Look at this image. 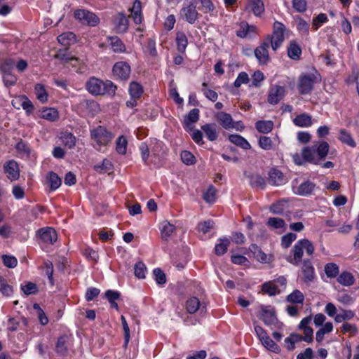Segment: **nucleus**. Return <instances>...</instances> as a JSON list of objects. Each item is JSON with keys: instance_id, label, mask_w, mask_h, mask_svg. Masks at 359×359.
<instances>
[{"instance_id": "f257e3e1", "label": "nucleus", "mask_w": 359, "mask_h": 359, "mask_svg": "<svg viewBox=\"0 0 359 359\" xmlns=\"http://www.w3.org/2000/svg\"><path fill=\"white\" fill-rule=\"evenodd\" d=\"M329 144L321 142L318 146L305 147L302 151V156L305 162L320 165L325 159L329 151Z\"/></svg>"}, {"instance_id": "f03ea898", "label": "nucleus", "mask_w": 359, "mask_h": 359, "mask_svg": "<svg viewBox=\"0 0 359 359\" xmlns=\"http://www.w3.org/2000/svg\"><path fill=\"white\" fill-rule=\"evenodd\" d=\"M304 250L309 255H311L314 252L313 244L307 239L299 240L294 244L291 250L292 255L287 256V261L294 266H298L302 259Z\"/></svg>"}, {"instance_id": "7ed1b4c3", "label": "nucleus", "mask_w": 359, "mask_h": 359, "mask_svg": "<svg viewBox=\"0 0 359 359\" xmlns=\"http://www.w3.org/2000/svg\"><path fill=\"white\" fill-rule=\"evenodd\" d=\"M86 88L88 92L93 95H104L109 94L114 95L115 94L116 87L110 81H102L96 79L91 78L86 83Z\"/></svg>"}, {"instance_id": "20e7f679", "label": "nucleus", "mask_w": 359, "mask_h": 359, "mask_svg": "<svg viewBox=\"0 0 359 359\" xmlns=\"http://www.w3.org/2000/svg\"><path fill=\"white\" fill-rule=\"evenodd\" d=\"M285 30V27L283 24L278 21L274 22L272 35L268 36L265 40L266 41H269V44H271L273 50H276L284 41Z\"/></svg>"}, {"instance_id": "39448f33", "label": "nucleus", "mask_w": 359, "mask_h": 359, "mask_svg": "<svg viewBox=\"0 0 359 359\" xmlns=\"http://www.w3.org/2000/svg\"><path fill=\"white\" fill-rule=\"evenodd\" d=\"M316 76L313 74L302 75L298 81L297 88L300 94L309 93L313 88Z\"/></svg>"}, {"instance_id": "423d86ee", "label": "nucleus", "mask_w": 359, "mask_h": 359, "mask_svg": "<svg viewBox=\"0 0 359 359\" xmlns=\"http://www.w3.org/2000/svg\"><path fill=\"white\" fill-rule=\"evenodd\" d=\"M91 137L99 145H106L112 139L111 134L102 126L91 130Z\"/></svg>"}, {"instance_id": "0eeeda50", "label": "nucleus", "mask_w": 359, "mask_h": 359, "mask_svg": "<svg viewBox=\"0 0 359 359\" xmlns=\"http://www.w3.org/2000/svg\"><path fill=\"white\" fill-rule=\"evenodd\" d=\"M259 318L267 326L276 325L278 323V318L276 315L275 309L271 306H262L261 313Z\"/></svg>"}, {"instance_id": "6e6552de", "label": "nucleus", "mask_w": 359, "mask_h": 359, "mask_svg": "<svg viewBox=\"0 0 359 359\" xmlns=\"http://www.w3.org/2000/svg\"><path fill=\"white\" fill-rule=\"evenodd\" d=\"M75 18L82 23L90 26H95L100 21L99 18L95 14L86 10L76 11Z\"/></svg>"}, {"instance_id": "1a4fd4ad", "label": "nucleus", "mask_w": 359, "mask_h": 359, "mask_svg": "<svg viewBox=\"0 0 359 359\" xmlns=\"http://www.w3.org/2000/svg\"><path fill=\"white\" fill-rule=\"evenodd\" d=\"M182 18L190 24H194L198 18V13L194 3H190L187 6L183 7L180 11Z\"/></svg>"}, {"instance_id": "9d476101", "label": "nucleus", "mask_w": 359, "mask_h": 359, "mask_svg": "<svg viewBox=\"0 0 359 359\" xmlns=\"http://www.w3.org/2000/svg\"><path fill=\"white\" fill-rule=\"evenodd\" d=\"M37 234L39 238L46 243L53 244L57 241V234L56 231L51 226H45L38 230Z\"/></svg>"}, {"instance_id": "9b49d317", "label": "nucleus", "mask_w": 359, "mask_h": 359, "mask_svg": "<svg viewBox=\"0 0 359 359\" xmlns=\"http://www.w3.org/2000/svg\"><path fill=\"white\" fill-rule=\"evenodd\" d=\"M285 94L284 87L278 85L273 86L269 91L268 102L271 104H276L284 97Z\"/></svg>"}, {"instance_id": "f8f14e48", "label": "nucleus", "mask_w": 359, "mask_h": 359, "mask_svg": "<svg viewBox=\"0 0 359 359\" xmlns=\"http://www.w3.org/2000/svg\"><path fill=\"white\" fill-rule=\"evenodd\" d=\"M113 72L116 76L126 81L129 78L130 67L126 62H118L114 65Z\"/></svg>"}, {"instance_id": "ddd939ff", "label": "nucleus", "mask_w": 359, "mask_h": 359, "mask_svg": "<svg viewBox=\"0 0 359 359\" xmlns=\"http://www.w3.org/2000/svg\"><path fill=\"white\" fill-rule=\"evenodd\" d=\"M269 41H264L255 50V55L261 65H265L269 60Z\"/></svg>"}, {"instance_id": "4468645a", "label": "nucleus", "mask_w": 359, "mask_h": 359, "mask_svg": "<svg viewBox=\"0 0 359 359\" xmlns=\"http://www.w3.org/2000/svg\"><path fill=\"white\" fill-rule=\"evenodd\" d=\"M301 271L304 282H311L315 278V269L310 259H304L303 261Z\"/></svg>"}, {"instance_id": "2eb2a0df", "label": "nucleus", "mask_w": 359, "mask_h": 359, "mask_svg": "<svg viewBox=\"0 0 359 359\" xmlns=\"http://www.w3.org/2000/svg\"><path fill=\"white\" fill-rule=\"evenodd\" d=\"M114 25L117 33H124L128 30V20L123 13H118L114 18Z\"/></svg>"}, {"instance_id": "dca6fc26", "label": "nucleus", "mask_w": 359, "mask_h": 359, "mask_svg": "<svg viewBox=\"0 0 359 359\" xmlns=\"http://www.w3.org/2000/svg\"><path fill=\"white\" fill-rule=\"evenodd\" d=\"M215 118L220 125L225 129L236 128L234 126L231 116L229 114L221 111L215 114Z\"/></svg>"}, {"instance_id": "f3484780", "label": "nucleus", "mask_w": 359, "mask_h": 359, "mask_svg": "<svg viewBox=\"0 0 359 359\" xmlns=\"http://www.w3.org/2000/svg\"><path fill=\"white\" fill-rule=\"evenodd\" d=\"M69 337L67 335L60 336L55 344V351L60 356H66L68 353L67 344Z\"/></svg>"}, {"instance_id": "a211bd4d", "label": "nucleus", "mask_w": 359, "mask_h": 359, "mask_svg": "<svg viewBox=\"0 0 359 359\" xmlns=\"http://www.w3.org/2000/svg\"><path fill=\"white\" fill-rule=\"evenodd\" d=\"M4 170L8 175V178L11 180H17L20 176L18 165L13 160L8 162L6 165L4 166Z\"/></svg>"}, {"instance_id": "6ab92c4d", "label": "nucleus", "mask_w": 359, "mask_h": 359, "mask_svg": "<svg viewBox=\"0 0 359 359\" xmlns=\"http://www.w3.org/2000/svg\"><path fill=\"white\" fill-rule=\"evenodd\" d=\"M202 130L210 141H215L217 139L219 133L217 126L215 123H207L201 126Z\"/></svg>"}, {"instance_id": "aec40b11", "label": "nucleus", "mask_w": 359, "mask_h": 359, "mask_svg": "<svg viewBox=\"0 0 359 359\" xmlns=\"http://www.w3.org/2000/svg\"><path fill=\"white\" fill-rule=\"evenodd\" d=\"M315 188V184L309 181L302 183L297 188L294 193L300 196H307L311 194Z\"/></svg>"}, {"instance_id": "412c9836", "label": "nucleus", "mask_w": 359, "mask_h": 359, "mask_svg": "<svg viewBox=\"0 0 359 359\" xmlns=\"http://www.w3.org/2000/svg\"><path fill=\"white\" fill-rule=\"evenodd\" d=\"M269 183L272 185L280 186L284 183L283 173L277 170L273 169L269 172Z\"/></svg>"}, {"instance_id": "4be33fe9", "label": "nucleus", "mask_w": 359, "mask_h": 359, "mask_svg": "<svg viewBox=\"0 0 359 359\" xmlns=\"http://www.w3.org/2000/svg\"><path fill=\"white\" fill-rule=\"evenodd\" d=\"M54 57L62 61L65 64L69 63L72 61H79V58L70 55L67 52V50L66 48L59 50L57 53L55 55Z\"/></svg>"}, {"instance_id": "5701e85b", "label": "nucleus", "mask_w": 359, "mask_h": 359, "mask_svg": "<svg viewBox=\"0 0 359 359\" xmlns=\"http://www.w3.org/2000/svg\"><path fill=\"white\" fill-rule=\"evenodd\" d=\"M293 122L297 126L308 127L312 124V118L310 115L304 113L297 116Z\"/></svg>"}, {"instance_id": "b1692460", "label": "nucleus", "mask_w": 359, "mask_h": 359, "mask_svg": "<svg viewBox=\"0 0 359 359\" xmlns=\"http://www.w3.org/2000/svg\"><path fill=\"white\" fill-rule=\"evenodd\" d=\"M249 249L257 261L263 263L268 262L266 254H265L257 245L252 244Z\"/></svg>"}, {"instance_id": "393cba45", "label": "nucleus", "mask_w": 359, "mask_h": 359, "mask_svg": "<svg viewBox=\"0 0 359 359\" xmlns=\"http://www.w3.org/2000/svg\"><path fill=\"white\" fill-rule=\"evenodd\" d=\"M301 53L302 49L300 46L295 41H291L287 48V55L289 57L294 60H299Z\"/></svg>"}, {"instance_id": "a878e982", "label": "nucleus", "mask_w": 359, "mask_h": 359, "mask_svg": "<svg viewBox=\"0 0 359 359\" xmlns=\"http://www.w3.org/2000/svg\"><path fill=\"white\" fill-rule=\"evenodd\" d=\"M201 302L197 297H193L186 302L187 311L190 314L195 313L200 308Z\"/></svg>"}, {"instance_id": "bb28decb", "label": "nucleus", "mask_w": 359, "mask_h": 359, "mask_svg": "<svg viewBox=\"0 0 359 359\" xmlns=\"http://www.w3.org/2000/svg\"><path fill=\"white\" fill-rule=\"evenodd\" d=\"M229 140L233 144L241 147V148L244 149H250V144L248 143V142L238 135H231L229 137Z\"/></svg>"}, {"instance_id": "cd10ccee", "label": "nucleus", "mask_w": 359, "mask_h": 359, "mask_svg": "<svg viewBox=\"0 0 359 359\" xmlns=\"http://www.w3.org/2000/svg\"><path fill=\"white\" fill-rule=\"evenodd\" d=\"M47 182L51 190L57 189L62 183L61 178L54 172H49L47 175Z\"/></svg>"}, {"instance_id": "c85d7f7f", "label": "nucleus", "mask_w": 359, "mask_h": 359, "mask_svg": "<svg viewBox=\"0 0 359 359\" xmlns=\"http://www.w3.org/2000/svg\"><path fill=\"white\" fill-rule=\"evenodd\" d=\"M255 127L259 133H268L272 130L273 123L271 121H258L255 123Z\"/></svg>"}, {"instance_id": "c756f323", "label": "nucleus", "mask_w": 359, "mask_h": 359, "mask_svg": "<svg viewBox=\"0 0 359 359\" xmlns=\"http://www.w3.org/2000/svg\"><path fill=\"white\" fill-rule=\"evenodd\" d=\"M337 281L344 286H351L354 283L355 279L351 273L344 271L338 276Z\"/></svg>"}, {"instance_id": "7c9ffc66", "label": "nucleus", "mask_w": 359, "mask_h": 359, "mask_svg": "<svg viewBox=\"0 0 359 359\" xmlns=\"http://www.w3.org/2000/svg\"><path fill=\"white\" fill-rule=\"evenodd\" d=\"M57 41L65 46H69L76 41V35L73 32H65L57 36Z\"/></svg>"}, {"instance_id": "2f4dec72", "label": "nucleus", "mask_w": 359, "mask_h": 359, "mask_svg": "<svg viewBox=\"0 0 359 359\" xmlns=\"http://www.w3.org/2000/svg\"><path fill=\"white\" fill-rule=\"evenodd\" d=\"M176 41L177 44V50L180 53H184L186 50L188 41L187 36L184 32H179L177 33Z\"/></svg>"}, {"instance_id": "473e14b6", "label": "nucleus", "mask_w": 359, "mask_h": 359, "mask_svg": "<svg viewBox=\"0 0 359 359\" xmlns=\"http://www.w3.org/2000/svg\"><path fill=\"white\" fill-rule=\"evenodd\" d=\"M339 139L341 142L348 144L351 147H355L356 146L355 142L351 134L344 129L340 130Z\"/></svg>"}, {"instance_id": "72a5a7b5", "label": "nucleus", "mask_w": 359, "mask_h": 359, "mask_svg": "<svg viewBox=\"0 0 359 359\" xmlns=\"http://www.w3.org/2000/svg\"><path fill=\"white\" fill-rule=\"evenodd\" d=\"M113 165L111 162L104 158L102 163H98L94 165V169L96 172L99 173H105L112 170Z\"/></svg>"}, {"instance_id": "f704fd0d", "label": "nucleus", "mask_w": 359, "mask_h": 359, "mask_svg": "<svg viewBox=\"0 0 359 359\" xmlns=\"http://www.w3.org/2000/svg\"><path fill=\"white\" fill-rule=\"evenodd\" d=\"M355 316L354 311L351 310L342 309L341 312L337 314L334 317V320L337 323H341L344 320L352 319Z\"/></svg>"}, {"instance_id": "c9c22d12", "label": "nucleus", "mask_w": 359, "mask_h": 359, "mask_svg": "<svg viewBox=\"0 0 359 359\" xmlns=\"http://www.w3.org/2000/svg\"><path fill=\"white\" fill-rule=\"evenodd\" d=\"M110 45L114 52L121 53L125 51V46L121 40L117 36H111L109 38Z\"/></svg>"}, {"instance_id": "e433bc0d", "label": "nucleus", "mask_w": 359, "mask_h": 359, "mask_svg": "<svg viewBox=\"0 0 359 359\" xmlns=\"http://www.w3.org/2000/svg\"><path fill=\"white\" fill-rule=\"evenodd\" d=\"M199 119V109H191L187 117L186 118L184 123L187 127H189L191 129L192 128V123L197 122Z\"/></svg>"}, {"instance_id": "4c0bfd02", "label": "nucleus", "mask_w": 359, "mask_h": 359, "mask_svg": "<svg viewBox=\"0 0 359 359\" xmlns=\"http://www.w3.org/2000/svg\"><path fill=\"white\" fill-rule=\"evenodd\" d=\"M304 299L303 293L299 290H294L287 297V300L293 304H302Z\"/></svg>"}, {"instance_id": "58836bf2", "label": "nucleus", "mask_w": 359, "mask_h": 359, "mask_svg": "<svg viewBox=\"0 0 359 359\" xmlns=\"http://www.w3.org/2000/svg\"><path fill=\"white\" fill-rule=\"evenodd\" d=\"M230 241L227 238L220 239L219 243L215 247V252L217 255L221 256L226 252Z\"/></svg>"}, {"instance_id": "ea45409f", "label": "nucleus", "mask_w": 359, "mask_h": 359, "mask_svg": "<svg viewBox=\"0 0 359 359\" xmlns=\"http://www.w3.org/2000/svg\"><path fill=\"white\" fill-rule=\"evenodd\" d=\"M129 93L133 99H138L143 93L142 88L138 83L132 82L130 84Z\"/></svg>"}, {"instance_id": "a19ab883", "label": "nucleus", "mask_w": 359, "mask_h": 359, "mask_svg": "<svg viewBox=\"0 0 359 359\" xmlns=\"http://www.w3.org/2000/svg\"><path fill=\"white\" fill-rule=\"evenodd\" d=\"M303 336L297 334H292L288 337H287L285 339V342L287 344V349L290 351H292L294 349V344L296 343H298L301 341H303Z\"/></svg>"}, {"instance_id": "79ce46f5", "label": "nucleus", "mask_w": 359, "mask_h": 359, "mask_svg": "<svg viewBox=\"0 0 359 359\" xmlns=\"http://www.w3.org/2000/svg\"><path fill=\"white\" fill-rule=\"evenodd\" d=\"M339 272V266L334 263H329L325 266V273L328 278H335Z\"/></svg>"}, {"instance_id": "37998d69", "label": "nucleus", "mask_w": 359, "mask_h": 359, "mask_svg": "<svg viewBox=\"0 0 359 359\" xmlns=\"http://www.w3.org/2000/svg\"><path fill=\"white\" fill-rule=\"evenodd\" d=\"M262 345L268 350L274 353H278L280 351L279 346L270 338L268 335L262 341H261Z\"/></svg>"}, {"instance_id": "c03bdc74", "label": "nucleus", "mask_w": 359, "mask_h": 359, "mask_svg": "<svg viewBox=\"0 0 359 359\" xmlns=\"http://www.w3.org/2000/svg\"><path fill=\"white\" fill-rule=\"evenodd\" d=\"M35 93L37 99L42 103L47 101L48 93L41 84L38 83L35 86Z\"/></svg>"}, {"instance_id": "a18cd8bd", "label": "nucleus", "mask_w": 359, "mask_h": 359, "mask_svg": "<svg viewBox=\"0 0 359 359\" xmlns=\"http://www.w3.org/2000/svg\"><path fill=\"white\" fill-rule=\"evenodd\" d=\"M162 239L167 241L171 238L176 231L175 226H163L160 229Z\"/></svg>"}, {"instance_id": "49530a36", "label": "nucleus", "mask_w": 359, "mask_h": 359, "mask_svg": "<svg viewBox=\"0 0 359 359\" xmlns=\"http://www.w3.org/2000/svg\"><path fill=\"white\" fill-rule=\"evenodd\" d=\"M217 190L213 185H210L207 191L203 194V199L209 203L215 202Z\"/></svg>"}, {"instance_id": "de8ad7c7", "label": "nucleus", "mask_w": 359, "mask_h": 359, "mask_svg": "<svg viewBox=\"0 0 359 359\" xmlns=\"http://www.w3.org/2000/svg\"><path fill=\"white\" fill-rule=\"evenodd\" d=\"M41 117L44 119L54 121L58 117L57 111L53 108L46 109L41 112Z\"/></svg>"}, {"instance_id": "09e8293b", "label": "nucleus", "mask_w": 359, "mask_h": 359, "mask_svg": "<svg viewBox=\"0 0 359 359\" xmlns=\"http://www.w3.org/2000/svg\"><path fill=\"white\" fill-rule=\"evenodd\" d=\"M21 290L26 295L34 294L38 292L36 284L32 282H27L25 285H21Z\"/></svg>"}, {"instance_id": "8fccbe9b", "label": "nucleus", "mask_w": 359, "mask_h": 359, "mask_svg": "<svg viewBox=\"0 0 359 359\" xmlns=\"http://www.w3.org/2000/svg\"><path fill=\"white\" fill-rule=\"evenodd\" d=\"M135 275L138 278H144L147 267L142 262H139L134 266Z\"/></svg>"}, {"instance_id": "3c124183", "label": "nucleus", "mask_w": 359, "mask_h": 359, "mask_svg": "<svg viewBox=\"0 0 359 359\" xmlns=\"http://www.w3.org/2000/svg\"><path fill=\"white\" fill-rule=\"evenodd\" d=\"M0 292L5 296H11L13 294L12 287L1 276H0Z\"/></svg>"}, {"instance_id": "603ef678", "label": "nucleus", "mask_w": 359, "mask_h": 359, "mask_svg": "<svg viewBox=\"0 0 359 359\" xmlns=\"http://www.w3.org/2000/svg\"><path fill=\"white\" fill-rule=\"evenodd\" d=\"M128 142L123 136H121L116 141V151L120 154H125L127 150Z\"/></svg>"}, {"instance_id": "864d4df0", "label": "nucleus", "mask_w": 359, "mask_h": 359, "mask_svg": "<svg viewBox=\"0 0 359 359\" xmlns=\"http://www.w3.org/2000/svg\"><path fill=\"white\" fill-rule=\"evenodd\" d=\"M248 7L250 8L253 13L257 16L260 15L264 11V6L262 1H252L249 4Z\"/></svg>"}, {"instance_id": "5fc2aeb1", "label": "nucleus", "mask_w": 359, "mask_h": 359, "mask_svg": "<svg viewBox=\"0 0 359 359\" xmlns=\"http://www.w3.org/2000/svg\"><path fill=\"white\" fill-rule=\"evenodd\" d=\"M297 238V236L294 233H288L281 238V245L284 248H287Z\"/></svg>"}, {"instance_id": "6e6d98bb", "label": "nucleus", "mask_w": 359, "mask_h": 359, "mask_svg": "<svg viewBox=\"0 0 359 359\" xmlns=\"http://www.w3.org/2000/svg\"><path fill=\"white\" fill-rule=\"evenodd\" d=\"M61 139L63 144H65V146L68 147L69 148L71 149L75 146L76 138L72 133H64L63 135L61 137Z\"/></svg>"}, {"instance_id": "4d7b16f0", "label": "nucleus", "mask_w": 359, "mask_h": 359, "mask_svg": "<svg viewBox=\"0 0 359 359\" xmlns=\"http://www.w3.org/2000/svg\"><path fill=\"white\" fill-rule=\"evenodd\" d=\"M287 201L281 200L277 202L276 203H273L270 207V210L275 214H281L285 209Z\"/></svg>"}, {"instance_id": "13d9d810", "label": "nucleus", "mask_w": 359, "mask_h": 359, "mask_svg": "<svg viewBox=\"0 0 359 359\" xmlns=\"http://www.w3.org/2000/svg\"><path fill=\"white\" fill-rule=\"evenodd\" d=\"M262 290L270 296H273L278 292L277 286L270 282L264 283L262 285Z\"/></svg>"}, {"instance_id": "bf43d9fd", "label": "nucleus", "mask_w": 359, "mask_h": 359, "mask_svg": "<svg viewBox=\"0 0 359 359\" xmlns=\"http://www.w3.org/2000/svg\"><path fill=\"white\" fill-rule=\"evenodd\" d=\"M4 264L8 268H15L18 264L16 257L12 255H4L2 256Z\"/></svg>"}, {"instance_id": "052dcab7", "label": "nucleus", "mask_w": 359, "mask_h": 359, "mask_svg": "<svg viewBox=\"0 0 359 359\" xmlns=\"http://www.w3.org/2000/svg\"><path fill=\"white\" fill-rule=\"evenodd\" d=\"M121 323H122L123 329V332H124L125 341H124L123 346L125 348H126L128 344V342L130 341V329H129V326L127 323L126 319L123 316H121Z\"/></svg>"}, {"instance_id": "680f3d73", "label": "nucleus", "mask_w": 359, "mask_h": 359, "mask_svg": "<svg viewBox=\"0 0 359 359\" xmlns=\"http://www.w3.org/2000/svg\"><path fill=\"white\" fill-rule=\"evenodd\" d=\"M181 159L186 165H193L196 162L195 156L188 151H183L181 153Z\"/></svg>"}, {"instance_id": "e2e57ef3", "label": "nucleus", "mask_w": 359, "mask_h": 359, "mask_svg": "<svg viewBox=\"0 0 359 359\" xmlns=\"http://www.w3.org/2000/svg\"><path fill=\"white\" fill-rule=\"evenodd\" d=\"M337 300L344 305H351L355 302V298L347 293L338 294Z\"/></svg>"}, {"instance_id": "0e129e2a", "label": "nucleus", "mask_w": 359, "mask_h": 359, "mask_svg": "<svg viewBox=\"0 0 359 359\" xmlns=\"http://www.w3.org/2000/svg\"><path fill=\"white\" fill-rule=\"evenodd\" d=\"M250 184L253 187H260L263 189L266 183L262 177L259 175H252L250 177Z\"/></svg>"}, {"instance_id": "69168bd1", "label": "nucleus", "mask_w": 359, "mask_h": 359, "mask_svg": "<svg viewBox=\"0 0 359 359\" xmlns=\"http://www.w3.org/2000/svg\"><path fill=\"white\" fill-rule=\"evenodd\" d=\"M156 283L159 285L165 284L166 282V276L164 272L159 268H156L153 271Z\"/></svg>"}, {"instance_id": "338daca9", "label": "nucleus", "mask_w": 359, "mask_h": 359, "mask_svg": "<svg viewBox=\"0 0 359 359\" xmlns=\"http://www.w3.org/2000/svg\"><path fill=\"white\" fill-rule=\"evenodd\" d=\"M327 20V15L324 13H320L313 19L312 25L315 30H317L320 26V24L325 22Z\"/></svg>"}, {"instance_id": "774afa93", "label": "nucleus", "mask_w": 359, "mask_h": 359, "mask_svg": "<svg viewBox=\"0 0 359 359\" xmlns=\"http://www.w3.org/2000/svg\"><path fill=\"white\" fill-rule=\"evenodd\" d=\"M259 145L265 150H269L272 148V140L266 136H262L259 140Z\"/></svg>"}]
</instances>
